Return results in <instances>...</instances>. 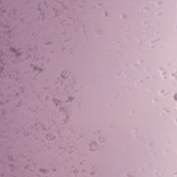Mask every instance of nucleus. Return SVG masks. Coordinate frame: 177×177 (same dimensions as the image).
I'll list each match as a JSON object with an SVG mask.
<instances>
[{
  "label": "nucleus",
  "instance_id": "f257e3e1",
  "mask_svg": "<svg viewBox=\"0 0 177 177\" xmlns=\"http://www.w3.org/2000/svg\"><path fill=\"white\" fill-rule=\"evenodd\" d=\"M175 99L177 100V95H175Z\"/></svg>",
  "mask_w": 177,
  "mask_h": 177
}]
</instances>
